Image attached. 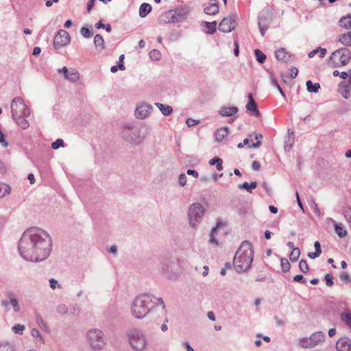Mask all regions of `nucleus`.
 Masks as SVG:
<instances>
[{"label": "nucleus", "instance_id": "nucleus-1", "mask_svg": "<svg viewBox=\"0 0 351 351\" xmlns=\"http://www.w3.org/2000/svg\"><path fill=\"white\" fill-rule=\"evenodd\" d=\"M18 247L21 256L26 261L40 262L50 255L52 240L45 230L32 227L23 232Z\"/></svg>", "mask_w": 351, "mask_h": 351}, {"label": "nucleus", "instance_id": "nucleus-2", "mask_svg": "<svg viewBox=\"0 0 351 351\" xmlns=\"http://www.w3.org/2000/svg\"><path fill=\"white\" fill-rule=\"evenodd\" d=\"M131 313L138 319L147 315L157 319L166 315L165 304L161 298H156L149 293L140 294L131 304Z\"/></svg>", "mask_w": 351, "mask_h": 351}, {"label": "nucleus", "instance_id": "nucleus-3", "mask_svg": "<svg viewBox=\"0 0 351 351\" xmlns=\"http://www.w3.org/2000/svg\"><path fill=\"white\" fill-rule=\"evenodd\" d=\"M254 251L249 241H243L237 250L234 258V267L238 273L245 272L251 267Z\"/></svg>", "mask_w": 351, "mask_h": 351}, {"label": "nucleus", "instance_id": "nucleus-4", "mask_svg": "<svg viewBox=\"0 0 351 351\" xmlns=\"http://www.w3.org/2000/svg\"><path fill=\"white\" fill-rule=\"evenodd\" d=\"M206 209L199 202H195L191 204L187 210V218L190 227L197 230L202 223Z\"/></svg>", "mask_w": 351, "mask_h": 351}, {"label": "nucleus", "instance_id": "nucleus-5", "mask_svg": "<svg viewBox=\"0 0 351 351\" xmlns=\"http://www.w3.org/2000/svg\"><path fill=\"white\" fill-rule=\"evenodd\" d=\"M86 339L93 351H100L106 346V338L102 330L92 328L86 333Z\"/></svg>", "mask_w": 351, "mask_h": 351}, {"label": "nucleus", "instance_id": "nucleus-6", "mask_svg": "<svg viewBox=\"0 0 351 351\" xmlns=\"http://www.w3.org/2000/svg\"><path fill=\"white\" fill-rule=\"evenodd\" d=\"M131 347L136 351L144 350L147 345L146 335L138 328H132L127 334Z\"/></svg>", "mask_w": 351, "mask_h": 351}, {"label": "nucleus", "instance_id": "nucleus-7", "mask_svg": "<svg viewBox=\"0 0 351 351\" xmlns=\"http://www.w3.org/2000/svg\"><path fill=\"white\" fill-rule=\"evenodd\" d=\"M189 10L186 8H180L165 12L161 16V21L165 23H176L182 22L186 19Z\"/></svg>", "mask_w": 351, "mask_h": 351}, {"label": "nucleus", "instance_id": "nucleus-8", "mask_svg": "<svg viewBox=\"0 0 351 351\" xmlns=\"http://www.w3.org/2000/svg\"><path fill=\"white\" fill-rule=\"evenodd\" d=\"M123 138L130 143L138 144L144 138L141 136V130L138 127L133 125H127L122 130Z\"/></svg>", "mask_w": 351, "mask_h": 351}, {"label": "nucleus", "instance_id": "nucleus-9", "mask_svg": "<svg viewBox=\"0 0 351 351\" xmlns=\"http://www.w3.org/2000/svg\"><path fill=\"white\" fill-rule=\"evenodd\" d=\"M12 117L18 116H29L30 109L25 104L24 100L20 97L12 99L10 104Z\"/></svg>", "mask_w": 351, "mask_h": 351}, {"label": "nucleus", "instance_id": "nucleus-10", "mask_svg": "<svg viewBox=\"0 0 351 351\" xmlns=\"http://www.w3.org/2000/svg\"><path fill=\"white\" fill-rule=\"evenodd\" d=\"M330 60L338 66H345L351 60V51L347 47H343L332 52Z\"/></svg>", "mask_w": 351, "mask_h": 351}, {"label": "nucleus", "instance_id": "nucleus-11", "mask_svg": "<svg viewBox=\"0 0 351 351\" xmlns=\"http://www.w3.org/2000/svg\"><path fill=\"white\" fill-rule=\"evenodd\" d=\"M325 337L324 332H315L312 334L310 337L301 339L300 345L304 348H311L323 342L325 339Z\"/></svg>", "mask_w": 351, "mask_h": 351}, {"label": "nucleus", "instance_id": "nucleus-12", "mask_svg": "<svg viewBox=\"0 0 351 351\" xmlns=\"http://www.w3.org/2000/svg\"><path fill=\"white\" fill-rule=\"evenodd\" d=\"M160 269L162 274L170 280L178 278V274L173 271L175 263L171 260H164L160 263Z\"/></svg>", "mask_w": 351, "mask_h": 351}, {"label": "nucleus", "instance_id": "nucleus-13", "mask_svg": "<svg viewBox=\"0 0 351 351\" xmlns=\"http://www.w3.org/2000/svg\"><path fill=\"white\" fill-rule=\"evenodd\" d=\"M70 36L66 30L60 29L55 36L53 46L56 49H60L66 46L70 42Z\"/></svg>", "mask_w": 351, "mask_h": 351}, {"label": "nucleus", "instance_id": "nucleus-14", "mask_svg": "<svg viewBox=\"0 0 351 351\" xmlns=\"http://www.w3.org/2000/svg\"><path fill=\"white\" fill-rule=\"evenodd\" d=\"M153 110V106L147 103H142L137 106L135 116L140 119H144L149 116Z\"/></svg>", "mask_w": 351, "mask_h": 351}, {"label": "nucleus", "instance_id": "nucleus-15", "mask_svg": "<svg viewBox=\"0 0 351 351\" xmlns=\"http://www.w3.org/2000/svg\"><path fill=\"white\" fill-rule=\"evenodd\" d=\"M270 14L262 13L258 16V27L262 36H264L271 23Z\"/></svg>", "mask_w": 351, "mask_h": 351}, {"label": "nucleus", "instance_id": "nucleus-16", "mask_svg": "<svg viewBox=\"0 0 351 351\" xmlns=\"http://www.w3.org/2000/svg\"><path fill=\"white\" fill-rule=\"evenodd\" d=\"M58 71L59 73H63L64 78L71 82H76L79 80L80 73L73 68L68 69L67 67L64 66Z\"/></svg>", "mask_w": 351, "mask_h": 351}, {"label": "nucleus", "instance_id": "nucleus-17", "mask_svg": "<svg viewBox=\"0 0 351 351\" xmlns=\"http://www.w3.org/2000/svg\"><path fill=\"white\" fill-rule=\"evenodd\" d=\"M248 101L245 106L247 112H250L251 115L258 117L261 114L258 110L257 104L253 99L252 93L247 95Z\"/></svg>", "mask_w": 351, "mask_h": 351}, {"label": "nucleus", "instance_id": "nucleus-18", "mask_svg": "<svg viewBox=\"0 0 351 351\" xmlns=\"http://www.w3.org/2000/svg\"><path fill=\"white\" fill-rule=\"evenodd\" d=\"M232 18H224L219 25V30L225 33L230 32L234 28Z\"/></svg>", "mask_w": 351, "mask_h": 351}, {"label": "nucleus", "instance_id": "nucleus-19", "mask_svg": "<svg viewBox=\"0 0 351 351\" xmlns=\"http://www.w3.org/2000/svg\"><path fill=\"white\" fill-rule=\"evenodd\" d=\"M6 296L9 299L10 305H11L13 308V311L14 313H19L21 311V306L19 304V300L17 299L16 295L14 293L13 291L9 290L6 291Z\"/></svg>", "mask_w": 351, "mask_h": 351}, {"label": "nucleus", "instance_id": "nucleus-20", "mask_svg": "<svg viewBox=\"0 0 351 351\" xmlns=\"http://www.w3.org/2000/svg\"><path fill=\"white\" fill-rule=\"evenodd\" d=\"M337 351H351V339L348 337L339 339L336 343Z\"/></svg>", "mask_w": 351, "mask_h": 351}, {"label": "nucleus", "instance_id": "nucleus-21", "mask_svg": "<svg viewBox=\"0 0 351 351\" xmlns=\"http://www.w3.org/2000/svg\"><path fill=\"white\" fill-rule=\"evenodd\" d=\"M219 12L218 3L215 0H211L210 2L204 7V12L207 14L213 15Z\"/></svg>", "mask_w": 351, "mask_h": 351}, {"label": "nucleus", "instance_id": "nucleus-22", "mask_svg": "<svg viewBox=\"0 0 351 351\" xmlns=\"http://www.w3.org/2000/svg\"><path fill=\"white\" fill-rule=\"evenodd\" d=\"M238 108L235 106H223L219 111L221 117H231L238 112Z\"/></svg>", "mask_w": 351, "mask_h": 351}, {"label": "nucleus", "instance_id": "nucleus-23", "mask_svg": "<svg viewBox=\"0 0 351 351\" xmlns=\"http://www.w3.org/2000/svg\"><path fill=\"white\" fill-rule=\"evenodd\" d=\"M228 133L229 128L227 126L217 129L215 133L216 141L218 142L223 141L227 137Z\"/></svg>", "mask_w": 351, "mask_h": 351}, {"label": "nucleus", "instance_id": "nucleus-24", "mask_svg": "<svg viewBox=\"0 0 351 351\" xmlns=\"http://www.w3.org/2000/svg\"><path fill=\"white\" fill-rule=\"evenodd\" d=\"M29 117V116H18L12 117V119L21 129L26 130L29 126V123L27 120V118Z\"/></svg>", "mask_w": 351, "mask_h": 351}, {"label": "nucleus", "instance_id": "nucleus-25", "mask_svg": "<svg viewBox=\"0 0 351 351\" xmlns=\"http://www.w3.org/2000/svg\"><path fill=\"white\" fill-rule=\"evenodd\" d=\"M338 42L345 47H351V31L339 35Z\"/></svg>", "mask_w": 351, "mask_h": 351}, {"label": "nucleus", "instance_id": "nucleus-26", "mask_svg": "<svg viewBox=\"0 0 351 351\" xmlns=\"http://www.w3.org/2000/svg\"><path fill=\"white\" fill-rule=\"evenodd\" d=\"M276 58L280 61L284 62H287L291 56L288 54L287 51L285 48H280L276 51L275 52Z\"/></svg>", "mask_w": 351, "mask_h": 351}, {"label": "nucleus", "instance_id": "nucleus-27", "mask_svg": "<svg viewBox=\"0 0 351 351\" xmlns=\"http://www.w3.org/2000/svg\"><path fill=\"white\" fill-rule=\"evenodd\" d=\"M294 143V134L293 132L291 130H288V136L286 138L285 141V149L290 150Z\"/></svg>", "mask_w": 351, "mask_h": 351}, {"label": "nucleus", "instance_id": "nucleus-28", "mask_svg": "<svg viewBox=\"0 0 351 351\" xmlns=\"http://www.w3.org/2000/svg\"><path fill=\"white\" fill-rule=\"evenodd\" d=\"M155 106L158 108L162 114L165 116H169L173 112V108L168 105H164L160 103H155Z\"/></svg>", "mask_w": 351, "mask_h": 351}, {"label": "nucleus", "instance_id": "nucleus-29", "mask_svg": "<svg viewBox=\"0 0 351 351\" xmlns=\"http://www.w3.org/2000/svg\"><path fill=\"white\" fill-rule=\"evenodd\" d=\"M341 27L347 29H351V14H348L346 16H343L339 21Z\"/></svg>", "mask_w": 351, "mask_h": 351}, {"label": "nucleus", "instance_id": "nucleus-30", "mask_svg": "<svg viewBox=\"0 0 351 351\" xmlns=\"http://www.w3.org/2000/svg\"><path fill=\"white\" fill-rule=\"evenodd\" d=\"M152 10V6L147 3H143L141 5L138 14L141 18L145 17Z\"/></svg>", "mask_w": 351, "mask_h": 351}, {"label": "nucleus", "instance_id": "nucleus-31", "mask_svg": "<svg viewBox=\"0 0 351 351\" xmlns=\"http://www.w3.org/2000/svg\"><path fill=\"white\" fill-rule=\"evenodd\" d=\"M339 91L345 99H348L351 91V86L346 85L345 82H341L339 85Z\"/></svg>", "mask_w": 351, "mask_h": 351}, {"label": "nucleus", "instance_id": "nucleus-32", "mask_svg": "<svg viewBox=\"0 0 351 351\" xmlns=\"http://www.w3.org/2000/svg\"><path fill=\"white\" fill-rule=\"evenodd\" d=\"M93 42L97 50L101 51L104 49V40L100 34L95 36Z\"/></svg>", "mask_w": 351, "mask_h": 351}, {"label": "nucleus", "instance_id": "nucleus-33", "mask_svg": "<svg viewBox=\"0 0 351 351\" xmlns=\"http://www.w3.org/2000/svg\"><path fill=\"white\" fill-rule=\"evenodd\" d=\"M257 187V182L256 181L251 182L249 184L247 182H243L238 185L239 189H245L247 192L252 193V190Z\"/></svg>", "mask_w": 351, "mask_h": 351}, {"label": "nucleus", "instance_id": "nucleus-34", "mask_svg": "<svg viewBox=\"0 0 351 351\" xmlns=\"http://www.w3.org/2000/svg\"><path fill=\"white\" fill-rule=\"evenodd\" d=\"M318 53H319L320 58H324L327 53V50L325 48H322V47H317L316 49H315L314 50L310 51L308 53V58H312L315 56V54H317Z\"/></svg>", "mask_w": 351, "mask_h": 351}, {"label": "nucleus", "instance_id": "nucleus-35", "mask_svg": "<svg viewBox=\"0 0 351 351\" xmlns=\"http://www.w3.org/2000/svg\"><path fill=\"white\" fill-rule=\"evenodd\" d=\"M334 228L336 234L339 236V237L343 238L347 235L348 232L346 230L341 223H335Z\"/></svg>", "mask_w": 351, "mask_h": 351}, {"label": "nucleus", "instance_id": "nucleus-36", "mask_svg": "<svg viewBox=\"0 0 351 351\" xmlns=\"http://www.w3.org/2000/svg\"><path fill=\"white\" fill-rule=\"evenodd\" d=\"M307 90L310 93H317L320 88L319 83H313L311 80H308L306 83Z\"/></svg>", "mask_w": 351, "mask_h": 351}, {"label": "nucleus", "instance_id": "nucleus-37", "mask_svg": "<svg viewBox=\"0 0 351 351\" xmlns=\"http://www.w3.org/2000/svg\"><path fill=\"white\" fill-rule=\"evenodd\" d=\"M14 344L10 341H3L0 343V351H14Z\"/></svg>", "mask_w": 351, "mask_h": 351}, {"label": "nucleus", "instance_id": "nucleus-38", "mask_svg": "<svg viewBox=\"0 0 351 351\" xmlns=\"http://www.w3.org/2000/svg\"><path fill=\"white\" fill-rule=\"evenodd\" d=\"M80 33L83 37L88 38L93 36V29L92 27H90V28L82 27Z\"/></svg>", "mask_w": 351, "mask_h": 351}, {"label": "nucleus", "instance_id": "nucleus-39", "mask_svg": "<svg viewBox=\"0 0 351 351\" xmlns=\"http://www.w3.org/2000/svg\"><path fill=\"white\" fill-rule=\"evenodd\" d=\"M270 80H271V84L276 87L278 88V90H279L280 93L281 94V95L283 97H285V94L284 93V91L282 90V89L281 88L280 86L279 85L276 78L275 77L274 75L271 73H270Z\"/></svg>", "mask_w": 351, "mask_h": 351}, {"label": "nucleus", "instance_id": "nucleus-40", "mask_svg": "<svg viewBox=\"0 0 351 351\" xmlns=\"http://www.w3.org/2000/svg\"><path fill=\"white\" fill-rule=\"evenodd\" d=\"M254 55L256 57V60L259 63H264L266 60V55L260 49H255L254 51Z\"/></svg>", "mask_w": 351, "mask_h": 351}, {"label": "nucleus", "instance_id": "nucleus-41", "mask_svg": "<svg viewBox=\"0 0 351 351\" xmlns=\"http://www.w3.org/2000/svg\"><path fill=\"white\" fill-rule=\"evenodd\" d=\"M205 26L207 27L206 34H213L216 31L217 23L215 21L213 22H204Z\"/></svg>", "mask_w": 351, "mask_h": 351}, {"label": "nucleus", "instance_id": "nucleus-42", "mask_svg": "<svg viewBox=\"0 0 351 351\" xmlns=\"http://www.w3.org/2000/svg\"><path fill=\"white\" fill-rule=\"evenodd\" d=\"M300 255V250L298 247L293 248L290 254L289 258L291 262H295L298 260Z\"/></svg>", "mask_w": 351, "mask_h": 351}, {"label": "nucleus", "instance_id": "nucleus-43", "mask_svg": "<svg viewBox=\"0 0 351 351\" xmlns=\"http://www.w3.org/2000/svg\"><path fill=\"white\" fill-rule=\"evenodd\" d=\"M10 192V187L5 184H0V199L8 195Z\"/></svg>", "mask_w": 351, "mask_h": 351}, {"label": "nucleus", "instance_id": "nucleus-44", "mask_svg": "<svg viewBox=\"0 0 351 351\" xmlns=\"http://www.w3.org/2000/svg\"><path fill=\"white\" fill-rule=\"evenodd\" d=\"M280 265H281V268H282V271L283 272H287L289 271L290 269V263L288 261V260L285 258H281L280 259Z\"/></svg>", "mask_w": 351, "mask_h": 351}, {"label": "nucleus", "instance_id": "nucleus-45", "mask_svg": "<svg viewBox=\"0 0 351 351\" xmlns=\"http://www.w3.org/2000/svg\"><path fill=\"white\" fill-rule=\"evenodd\" d=\"M25 328V327L24 325L18 324L12 327V330L16 334L23 335Z\"/></svg>", "mask_w": 351, "mask_h": 351}, {"label": "nucleus", "instance_id": "nucleus-46", "mask_svg": "<svg viewBox=\"0 0 351 351\" xmlns=\"http://www.w3.org/2000/svg\"><path fill=\"white\" fill-rule=\"evenodd\" d=\"M299 269L302 273H307L308 271V265L305 260L302 259L300 261Z\"/></svg>", "mask_w": 351, "mask_h": 351}, {"label": "nucleus", "instance_id": "nucleus-47", "mask_svg": "<svg viewBox=\"0 0 351 351\" xmlns=\"http://www.w3.org/2000/svg\"><path fill=\"white\" fill-rule=\"evenodd\" d=\"M31 335L34 338L38 339V341H39L41 343H44V339L37 329L33 328L31 331Z\"/></svg>", "mask_w": 351, "mask_h": 351}, {"label": "nucleus", "instance_id": "nucleus-48", "mask_svg": "<svg viewBox=\"0 0 351 351\" xmlns=\"http://www.w3.org/2000/svg\"><path fill=\"white\" fill-rule=\"evenodd\" d=\"M339 278L341 280L346 284L351 282V278L350 275L346 271L341 272L339 275Z\"/></svg>", "mask_w": 351, "mask_h": 351}, {"label": "nucleus", "instance_id": "nucleus-49", "mask_svg": "<svg viewBox=\"0 0 351 351\" xmlns=\"http://www.w3.org/2000/svg\"><path fill=\"white\" fill-rule=\"evenodd\" d=\"M149 57L152 60H158L160 58V52L157 49H153L149 53Z\"/></svg>", "mask_w": 351, "mask_h": 351}, {"label": "nucleus", "instance_id": "nucleus-50", "mask_svg": "<svg viewBox=\"0 0 351 351\" xmlns=\"http://www.w3.org/2000/svg\"><path fill=\"white\" fill-rule=\"evenodd\" d=\"M181 37V34L178 30H173L170 33L169 39L172 41L178 40Z\"/></svg>", "mask_w": 351, "mask_h": 351}, {"label": "nucleus", "instance_id": "nucleus-51", "mask_svg": "<svg viewBox=\"0 0 351 351\" xmlns=\"http://www.w3.org/2000/svg\"><path fill=\"white\" fill-rule=\"evenodd\" d=\"M57 312L61 315H65L69 312V308L66 304H60L56 308Z\"/></svg>", "mask_w": 351, "mask_h": 351}, {"label": "nucleus", "instance_id": "nucleus-52", "mask_svg": "<svg viewBox=\"0 0 351 351\" xmlns=\"http://www.w3.org/2000/svg\"><path fill=\"white\" fill-rule=\"evenodd\" d=\"M61 147H64V141L61 138H58L51 144V147L53 149H58Z\"/></svg>", "mask_w": 351, "mask_h": 351}, {"label": "nucleus", "instance_id": "nucleus-53", "mask_svg": "<svg viewBox=\"0 0 351 351\" xmlns=\"http://www.w3.org/2000/svg\"><path fill=\"white\" fill-rule=\"evenodd\" d=\"M341 320L344 322L348 326L351 324V313H343L341 316Z\"/></svg>", "mask_w": 351, "mask_h": 351}, {"label": "nucleus", "instance_id": "nucleus-54", "mask_svg": "<svg viewBox=\"0 0 351 351\" xmlns=\"http://www.w3.org/2000/svg\"><path fill=\"white\" fill-rule=\"evenodd\" d=\"M49 286L52 289H55L56 288L61 289L62 286L59 284L58 281L55 278H50L49 280Z\"/></svg>", "mask_w": 351, "mask_h": 351}, {"label": "nucleus", "instance_id": "nucleus-55", "mask_svg": "<svg viewBox=\"0 0 351 351\" xmlns=\"http://www.w3.org/2000/svg\"><path fill=\"white\" fill-rule=\"evenodd\" d=\"M216 232H217V231H215V228H212L211 229V231H210V233L209 242L210 243H213V244L217 245L218 244V241H217V239L215 238Z\"/></svg>", "mask_w": 351, "mask_h": 351}, {"label": "nucleus", "instance_id": "nucleus-56", "mask_svg": "<svg viewBox=\"0 0 351 351\" xmlns=\"http://www.w3.org/2000/svg\"><path fill=\"white\" fill-rule=\"evenodd\" d=\"M262 138L261 134H256L254 136V138L257 141L256 143H253L251 145H249V147H254V148H258L261 146V143L259 141V138Z\"/></svg>", "mask_w": 351, "mask_h": 351}, {"label": "nucleus", "instance_id": "nucleus-57", "mask_svg": "<svg viewBox=\"0 0 351 351\" xmlns=\"http://www.w3.org/2000/svg\"><path fill=\"white\" fill-rule=\"evenodd\" d=\"M324 279L328 287H332L334 285L333 278L330 274H327L325 275Z\"/></svg>", "mask_w": 351, "mask_h": 351}, {"label": "nucleus", "instance_id": "nucleus-58", "mask_svg": "<svg viewBox=\"0 0 351 351\" xmlns=\"http://www.w3.org/2000/svg\"><path fill=\"white\" fill-rule=\"evenodd\" d=\"M332 74L335 77L339 75L340 77L343 80L346 79L348 76V73L347 72H346V71L339 72L337 70H335L333 71Z\"/></svg>", "mask_w": 351, "mask_h": 351}, {"label": "nucleus", "instance_id": "nucleus-59", "mask_svg": "<svg viewBox=\"0 0 351 351\" xmlns=\"http://www.w3.org/2000/svg\"><path fill=\"white\" fill-rule=\"evenodd\" d=\"M187 182V178L184 173H181L179 176V184L181 186H184Z\"/></svg>", "mask_w": 351, "mask_h": 351}, {"label": "nucleus", "instance_id": "nucleus-60", "mask_svg": "<svg viewBox=\"0 0 351 351\" xmlns=\"http://www.w3.org/2000/svg\"><path fill=\"white\" fill-rule=\"evenodd\" d=\"M70 311L74 315H78L80 312V308L77 304H73L70 307Z\"/></svg>", "mask_w": 351, "mask_h": 351}, {"label": "nucleus", "instance_id": "nucleus-61", "mask_svg": "<svg viewBox=\"0 0 351 351\" xmlns=\"http://www.w3.org/2000/svg\"><path fill=\"white\" fill-rule=\"evenodd\" d=\"M293 280L300 283L304 284L306 282L305 278L302 275L298 274L293 277Z\"/></svg>", "mask_w": 351, "mask_h": 351}, {"label": "nucleus", "instance_id": "nucleus-62", "mask_svg": "<svg viewBox=\"0 0 351 351\" xmlns=\"http://www.w3.org/2000/svg\"><path fill=\"white\" fill-rule=\"evenodd\" d=\"M344 217L346 219L351 223V208H348L344 210Z\"/></svg>", "mask_w": 351, "mask_h": 351}, {"label": "nucleus", "instance_id": "nucleus-63", "mask_svg": "<svg viewBox=\"0 0 351 351\" xmlns=\"http://www.w3.org/2000/svg\"><path fill=\"white\" fill-rule=\"evenodd\" d=\"M298 69L295 67V66H292L291 69H290V76H291V78H295L298 75Z\"/></svg>", "mask_w": 351, "mask_h": 351}, {"label": "nucleus", "instance_id": "nucleus-64", "mask_svg": "<svg viewBox=\"0 0 351 351\" xmlns=\"http://www.w3.org/2000/svg\"><path fill=\"white\" fill-rule=\"evenodd\" d=\"M198 122L199 121H197L196 120L191 118L187 119L186 121V123L189 127L196 125L198 123Z\"/></svg>", "mask_w": 351, "mask_h": 351}]
</instances>
